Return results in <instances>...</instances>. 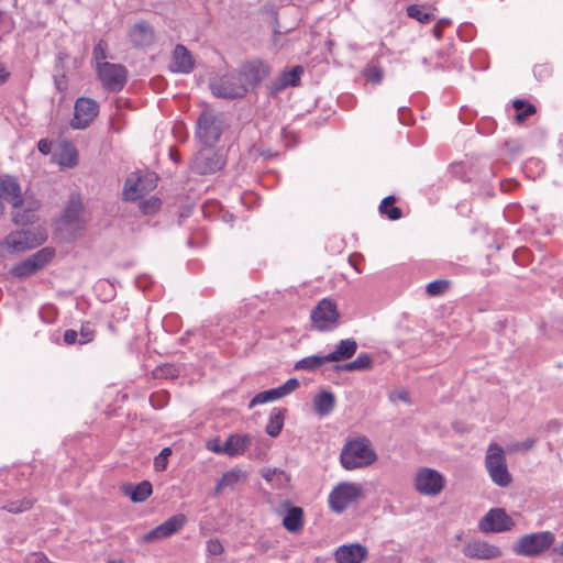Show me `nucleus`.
I'll use <instances>...</instances> for the list:
<instances>
[{"label": "nucleus", "mask_w": 563, "mask_h": 563, "mask_svg": "<svg viewBox=\"0 0 563 563\" xmlns=\"http://www.w3.org/2000/svg\"><path fill=\"white\" fill-rule=\"evenodd\" d=\"M82 211V203L76 196H71L64 210L63 219L67 224H76Z\"/></svg>", "instance_id": "f704fd0d"}, {"label": "nucleus", "mask_w": 563, "mask_h": 563, "mask_svg": "<svg viewBox=\"0 0 563 563\" xmlns=\"http://www.w3.org/2000/svg\"><path fill=\"white\" fill-rule=\"evenodd\" d=\"M357 350V343L354 339L341 340L334 351L325 355L330 362H340L351 358Z\"/></svg>", "instance_id": "bb28decb"}, {"label": "nucleus", "mask_w": 563, "mask_h": 563, "mask_svg": "<svg viewBox=\"0 0 563 563\" xmlns=\"http://www.w3.org/2000/svg\"><path fill=\"white\" fill-rule=\"evenodd\" d=\"M413 485L423 496H438L444 489L445 478L437 470L421 467L416 473Z\"/></svg>", "instance_id": "6e6552de"}, {"label": "nucleus", "mask_w": 563, "mask_h": 563, "mask_svg": "<svg viewBox=\"0 0 563 563\" xmlns=\"http://www.w3.org/2000/svg\"><path fill=\"white\" fill-rule=\"evenodd\" d=\"M251 443L252 437L250 434H230L224 442L225 455L231 457L242 455Z\"/></svg>", "instance_id": "a878e982"}, {"label": "nucleus", "mask_w": 563, "mask_h": 563, "mask_svg": "<svg viewBox=\"0 0 563 563\" xmlns=\"http://www.w3.org/2000/svg\"><path fill=\"white\" fill-rule=\"evenodd\" d=\"M169 68L174 73L183 74H188L194 69L192 56L184 45H176Z\"/></svg>", "instance_id": "393cba45"}, {"label": "nucleus", "mask_w": 563, "mask_h": 563, "mask_svg": "<svg viewBox=\"0 0 563 563\" xmlns=\"http://www.w3.org/2000/svg\"><path fill=\"white\" fill-rule=\"evenodd\" d=\"M11 208L12 222L16 225H27L36 222L41 202L33 195H29L20 200L16 207Z\"/></svg>", "instance_id": "dca6fc26"}, {"label": "nucleus", "mask_w": 563, "mask_h": 563, "mask_svg": "<svg viewBox=\"0 0 563 563\" xmlns=\"http://www.w3.org/2000/svg\"><path fill=\"white\" fill-rule=\"evenodd\" d=\"M37 150L43 155H48L52 151V142L47 139H41L37 143Z\"/></svg>", "instance_id": "6e6d98bb"}, {"label": "nucleus", "mask_w": 563, "mask_h": 563, "mask_svg": "<svg viewBox=\"0 0 563 563\" xmlns=\"http://www.w3.org/2000/svg\"><path fill=\"white\" fill-rule=\"evenodd\" d=\"M47 235L41 230H19L9 233L0 243V251L7 249L12 253H21L43 244Z\"/></svg>", "instance_id": "20e7f679"}, {"label": "nucleus", "mask_w": 563, "mask_h": 563, "mask_svg": "<svg viewBox=\"0 0 563 563\" xmlns=\"http://www.w3.org/2000/svg\"><path fill=\"white\" fill-rule=\"evenodd\" d=\"M373 366V360L369 354L367 353H361L357 355V357L349 363H344L341 365H335V371H343V372H355V371H366L372 368Z\"/></svg>", "instance_id": "473e14b6"}, {"label": "nucleus", "mask_w": 563, "mask_h": 563, "mask_svg": "<svg viewBox=\"0 0 563 563\" xmlns=\"http://www.w3.org/2000/svg\"><path fill=\"white\" fill-rule=\"evenodd\" d=\"M514 526V520L503 508L490 509L478 523L479 530L484 533L509 531Z\"/></svg>", "instance_id": "a211bd4d"}, {"label": "nucleus", "mask_w": 563, "mask_h": 563, "mask_svg": "<svg viewBox=\"0 0 563 563\" xmlns=\"http://www.w3.org/2000/svg\"><path fill=\"white\" fill-rule=\"evenodd\" d=\"M172 455L170 448H164L161 453L154 459V468L157 472L166 470L168 464V457Z\"/></svg>", "instance_id": "c03bdc74"}, {"label": "nucleus", "mask_w": 563, "mask_h": 563, "mask_svg": "<svg viewBox=\"0 0 563 563\" xmlns=\"http://www.w3.org/2000/svg\"><path fill=\"white\" fill-rule=\"evenodd\" d=\"M553 553H556V554H560L563 556V542L560 543L559 545L554 547L552 549Z\"/></svg>", "instance_id": "680f3d73"}, {"label": "nucleus", "mask_w": 563, "mask_h": 563, "mask_svg": "<svg viewBox=\"0 0 563 563\" xmlns=\"http://www.w3.org/2000/svg\"><path fill=\"white\" fill-rule=\"evenodd\" d=\"M78 332L73 329H68L64 332V342L68 345L78 343Z\"/></svg>", "instance_id": "864d4df0"}, {"label": "nucleus", "mask_w": 563, "mask_h": 563, "mask_svg": "<svg viewBox=\"0 0 563 563\" xmlns=\"http://www.w3.org/2000/svg\"><path fill=\"white\" fill-rule=\"evenodd\" d=\"M555 542L551 531H540L520 537L512 547V551L520 556L534 558L548 551Z\"/></svg>", "instance_id": "f03ea898"}, {"label": "nucleus", "mask_w": 563, "mask_h": 563, "mask_svg": "<svg viewBox=\"0 0 563 563\" xmlns=\"http://www.w3.org/2000/svg\"><path fill=\"white\" fill-rule=\"evenodd\" d=\"M261 475L277 489L287 487L290 481L287 473L279 468H263L261 470Z\"/></svg>", "instance_id": "2f4dec72"}, {"label": "nucleus", "mask_w": 563, "mask_h": 563, "mask_svg": "<svg viewBox=\"0 0 563 563\" xmlns=\"http://www.w3.org/2000/svg\"><path fill=\"white\" fill-rule=\"evenodd\" d=\"M207 449L213 453L225 454L224 443H221L218 438L209 440L207 442Z\"/></svg>", "instance_id": "8fccbe9b"}, {"label": "nucleus", "mask_w": 563, "mask_h": 563, "mask_svg": "<svg viewBox=\"0 0 563 563\" xmlns=\"http://www.w3.org/2000/svg\"><path fill=\"white\" fill-rule=\"evenodd\" d=\"M485 467L497 486L508 487L511 484L512 476L508 471L505 453L500 445L489 444L485 456Z\"/></svg>", "instance_id": "7ed1b4c3"}, {"label": "nucleus", "mask_w": 563, "mask_h": 563, "mask_svg": "<svg viewBox=\"0 0 563 563\" xmlns=\"http://www.w3.org/2000/svg\"><path fill=\"white\" fill-rule=\"evenodd\" d=\"M213 146L200 150L192 161L191 169L199 175L213 174L225 166V158Z\"/></svg>", "instance_id": "f8f14e48"}, {"label": "nucleus", "mask_w": 563, "mask_h": 563, "mask_svg": "<svg viewBox=\"0 0 563 563\" xmlns=\"http://www.w3.org/2000/svg\"><path fill=\"white\" fill-rule=\"evenodd\" d=\"M286 88L287 86H284V80H282L280 76L274 81H272V84L269 85V90L272 95H277Z\"/></svg>", "instance_id": "5fc2aeb1"}, {"label": "nucleus", "mask_w": 563, "mask_h": 563, "mask_svg": "<svg viewBox=\"0 0 563 563\" xmlns=\"http://www.w3.org/2000/svg\"><path fill=\"white\" fill-rule=\"evenodd\" d=\"M327 362H330V361L328 358H325V355H323V356L311 355V356H307V357L298 361L295 364V369L314 371V369L321 367Z\"/></svg>", "instance_id": "58836bf2"}, {"label": "nucleus", "mask_w": 563, "mask_h": 563, "mask_svg": "<svg viewBox=\"0 0 563 563\" xmlns=\"http://www.w3.org/2000/svg\"><path fill=\"white\" fill-rule=\"evenodd\" d=\"M536 443L534 439H527L523 442L516 445L517 449L530 450Z\"/></svg>", "instance_id": "13d9d810"}, {"label": "nucleus", "mask_w": 563, "mask_h": 563, "mask_svg": "<svg viewBox=\"0 0 563 563\" xmlns=\"http://www.w3.org/2000/svg\"><path fill=\"white\" fill-rule=\"evenodd\" d=\"M187 523V517L184 514H177L162 522L156 528L145 533L141 541L152 543L177 533Z\"/></svg>", "instance_id": "2eb2a0df"}, {"label": "nucleus", "mask_w": 563, "mask_h": 563, "mask_svg": "<svg viewBox=\"0 0 563 563\" xmlns=\"http://www.w3.org/2000/svg\"><path fill=\"white\" fill-rule=\"evenodd\" d=\"M310 319L312 327L321 332L332 331L339 325L340 312L335 301L324 298L312 309Z\"/></svg>", "instance_id": "39448f33"}, {"label": "nucleus", "mask_w": 563, "mask_h": 563, "mask_svg": "<svg viewBox=\"0 0 563 563\" xmlns=\"http://www.w3.org/2000/svg\"><path fill=\"white\" fill-rule=\"evenodd\" d=\"M107 563H124L122 560H110Z\"/></svg>", "instance_id": "e2e57ef3"}, {"label": "nucleus", "mask_w": 563, "mask_h": 563, "mask_svg": "<svg viewBox=\"0 0 563 563\" xmlns=\"http://www.w3.org/2000/svg\"><path fill=\"white\" fill-rule=\"evenodd\" d=\"M514 108L516 109L517 113L515 115V120L517 123H522L525 120L534 114L537 109L533 104L530 102L522 100V99H516L512 102Z\"/></svg>", "instance_id": "e433bc0d"}, {"label": "nucleus", "mask_w": 563, "mask_h": 563, "mask_svg": "<svg viewBox=\"0 0 563 563\" xmlns=\"http://www.w3.org/2000/svg\"><path fill=\"white\" fill-rule=\"evenodd\" d=\"M451 21L446 18L440 19L432 29V34L437 40L442 38L443 29L449 25Z\"/></svg>", "instance_id": "3c124183"}, {"label": "nucleus", "mask_w": 563, "mask_h": 563, "mask_svg": "<svg viewBox=\"0 0 563 563\" xmlns=\"http://www.w3.org/2000/svg\"><path fill=\"white\" fill-rule=\"evenodd\" d=\"M390 400L391 401H395L396 399L398 400H401L404 402H409V396L407 394V391L402 390V391H398V393H394L389 396Z\"/></svg>", "instance_id": "4d7b16f0"}, {"label": "nucleus", "mask_w": 563, "mask_h": 563, "mask_svg": "<svg viewBox=\"0 0 563 563\" xmlns=\"http://www.w3.org/2000/svg\"><path fill=\"white\" fill-rule=\"evenodd\" d=\"M157 376L174 378L178 376V369L173 365H165L158 369Z\"/></svg>", "instance_id": "603ef678"}, {"label": "nucleus", "mask_w": 563, "mask_h": 563, "mask_svg": "<svg viewBox=\"0 0 563 563\" xmlns=\"http://www.w3.org/2000/svg\"><path fill=\"white\" fill-rule=\"evenodd\" d=\"M361 496L362 487L358 484L343 482L336 485L330 493L329 506L336 514H341Z\"/></svg>", "instance_id": "0eeeda50"}, {"label": "nucleus", "mask_w": 563, "mask_h": 563, "mask_svg": "<svg viewBox=\"0 0 563 563\" xmlns=\"http://www.w3.org/2000/svg\"><path fill=\"white\" fill-rule=\"evenodd\" d=\"M376 460L377 454L364 435L349 440L340 454V462L347 471L369 466Z\"/></svg>", "instance_id": "f257e3e1"}, {"label": "nucleus", "mask_w": 563, "mask_h": 563, "mask_svg": "<svg viewBox=\"0 0 563 563\" xmlns=\"http://www.w3.org/2000/svg\"><path fill=\"white\" fill-rule=\"evenodd\" d=\"M285 409L274 408L271 411L268 422L265 427V431L268 435L276 438L283 430L285 421Z\"/></svg>", "instance_id": "72a5a7b5"}, {"label": "nucleus", "mask_w": 563, "mask_h": 563, "mask_svg": "<svg viewBox=\"0 0 563 563\" xmlns=\"http://www.w3.org/2000/svg\"><path fill=\"white\" fill-rule=\"evenodd\" d=\"M141 210L145 214L154 213L161 208V200L157 198H151L141 202Z\"/></svg>", "instance_id": "de8ad7c7"}, {"label": "nucleus", "mask_w": 563, "mask_h": 563, "mask_svg": "<svg viewBox=\"0 0 563 563\" xmlns=\"http://www.w3.org/2000/svg\"><path fill=\"white\" fill-rule=\"evenodd\" d=\"M246 478L247 475L242 470H231L222 475V477L220 478L216 486V492L220 493L221 490L227 488L234 489L240 484L245 483Z\"/></svg>", "instance_id": "7c9ffc66"}, {"label": "nucleus", "mask_w": 563, "mask_h": 563, "mask_svg": "<svg viewBox=\"0 0 563 563\" xmlns=\"http://www.w3.org/2000/svg\"><path fill=\"white\" fill-rule=\"evenodd\" d=\"M367 556V549L358 543L341 545L335 551L336 563H362Z\"/></svg>", "instance_id": "b1692460"}, {"label": "nucleus", "mask_w": 563, "mask_h": 563, "mask_svg": "<svg viewBox=\"0 0 563 563\" xmlns=\"http://www.w3.org/2000/svg\"><path fill=\"white\" fill-rule=\"evenodd\" d=\"M98 75L103 86L111 91H119L126 82V69L119 64L102 62L98 65Z\"/></svg>", "instance_id": "4468645a"}, {"label": "nucleus", "mask_w": 563, "mask_h": 563, "mask_svg": "<svg viewBox=\"0 0 563 563\" xmlns=\"http://www.w3.org/2000/svg\"><path fill=\"white\" fill-rule=\"evenodd\" d=\"M99 113L98 103L91 98L80 97L74 107V118L70 125L73 129L82 130L90 125Z\"/></svg>", "instance_id": "ddd939ff"}, {"label": "nucleus", "mask_w": 563, "mask_h": 563, "mask_svg": "<svg viewBox=\"0 0 563 563\" xmlns=\"http://www.w3.org/2000/svg\"><path fill=\"white\" fill-rule=\"evenodd\" d=\"M463 554L470 559L493 560L501 556L498 547L482 540L468 541L463 545Z\"/></svg>", "instance_id": "412c9836"}, {"label": "nucleus", "mask_w": 563, "mask_h": 563, "mask_svg": "<svg viewBox=\"0 0 563 563\" xmlns=\"http://www.w3.org/2000/svg\"><path fill=\"white\" fill-rule=\"evenodd\" d=\"M95 327L90 321L82 322L78 333V343L81 345L90 343L95 339Z\"/></svg>", "instance_id": "79ce46f5"}, {"label": "nucleus", "mask_w": 563, "mask_h": 563, "mask_svg": "<svg viewBox=\"0 0 563 563\" xmlns=\"http://www.w3.org/2000/svg\"><path fill=\"white\" fill-rule=\"evenodd\" d=\"M129 38L133 46L146 47L154 43L155 31L147 21H139L130 29Z\"/></svg>", "instance_id": "5701e85b"}, {"label": "nucleus", "mask_w": 563, "mask_h": 563, "mask_svg": "<svg viewBox=\"0 0 563 563\" xmlns=\"http://www.w3.org/2000/svg\"><path fill=\"white\" fill-rule=\"evenodd\" d=\"M210 89L216 97L224 99L243 98L247 93L240 73L238 75H224L214 79L210 84Z\"/></svg>", "instance_id": "9d476101"}, {"label": "nucleus", "mask_w": 563, "mask_h": 563, "mask_svg": "<svg viewBox=\"0 0 563 563\" xmlns=\"http://www.w3.org/2000/svg\"><path fill=\"white\" fill-rule=\"evenodd\" d=\"M122 492L124 495L129 496L133 503H143L151 496L153 489L148 481H143L137 485H123Z\"/></svg>", "instance_id": "cd10ccee"}, {"label": "nucleus", "mask_w": 563, "mask_h": 563, "mask_svg": "<svg viewBox=\"0 0 563 563\" xmlns=\"http://www.w3.org/2000/svg\"><path fill=\"white\" fill-rule=\"evenodd\" d=\"M335 407V396L332 391L322 390L313 399L314 412L320 417L330 415Z\"/></svg>", "instance_id": "c85d7f7f"}, {"label": "nucleus", "mask_w": 563, "mask_h": 563, "mask_svg": "<svg viewBox=\"0 0 563 563\" xmlns=\"http://www.w3.org/2000/svg\"><path fill=\"white\" fill-rule=\"evenodd\" d=\"M303 71L301 66H295L292 69L288 71H284L280 74L282 80H284V86L287 87H296L300 82V76Z\"/></svg>", "instance_id": "a19ab883"}, {"label": "nucleus", "mask_w": 563, "mask_h": 563, "mask_svg": "<svg viewBox=\"0 0 563 563\" xmlns=\"http://www.w3.org/2000/svg\"><path fill=\"white\" fill-rule=\"evenodd\" d=\"M107 48H108V45H107L106 41H103V40H100L97 43V45L93 47L92 55H93V59L97 62L98 65L101 64V62L107 58Z\"/></svg>", "instance_id": "a18cd8bd"}, {"label": "nucleus", "mask_w": 563, "mask_h": 563, "mask_svg": "<svg viewBox=\"0 0 563 563\" xmlns=\"http://www.w3.org/2000/svg\"><path fill=\"white\" fill-rule=\"evenodd\" d=\"M242 81L249 91L255 88L271 74V66L263 59L252 58L243 62L239 67Z\"/></svg>", "instance_id": "9b49d317"}, {"label": "nucleus", "mask_w": 563, "mask_h": 563, "mask_svg": "<svg viewBox=\"0 0 563 563\" xmlns=\"http://www.w3.org/2000/svg\"><path fill=\"white\" fill-rule=\"evenodd\" d=\"M10 73L3 64H0V84H4L9 79Z\"/></svg>", "instance_id": "bf43d9fd"}, {"label": "nucleus", "mask_w": 563, "mask_h": 563, "mask_svg": "<svg viewBox=\"0 0 563 563\" xmlns=\"http://www.w3.org/2000/svg\"><path fill=\"white\" fill-rule=\"evenodd\" d=\"M157 178L153 174L144 177L133 176L126 178L123 188V198L126 201H135L156 187Z\"/></svg>", "instance_id": "f3484780"}, {"label": "nucleus", "mask_w": 563, "mask_h": 563, "mask_svg": "<svg viewBox=\"0 0 563 563\" xmlns=\"http://www.w3.org/2000/svg\"><path fill=\"white\" fill-rule=\"evenodd\" d=\"M437 8L431 4H410L407 7V15L421 24H428L434 20Z\"/></svg>", "instance_id": "c756f323"}, {"label": "nucleus", "mask_w": 563, "mask_h": 563, "mask_svg": "<svg viewBox=\"0 0 563 563\" xmlns=\"http://www.w3.org/2000/svg\"><path fill=\"white\" fill-rule=\"evenodd\" d=\"M34 505V500L31 498H23L19 500H12L5 505L2 506V509L12 512V514H19L26 511L32 508Z\"/></svg>", "instance_id": "ea45409f"}, {"label": "nucleus", "mask_w": 563, "mask_h": 563, "mask_svg": "<svg viewBox=\"0 0 563 563\" xmlns=\"http://www.w3.org/2000/svg\"><path fill=\"white\" fill-rule=\"evenodd\" d=\"M450 286L449 280L446 279H437L427 285V294L429 296L435 297L444 294Z\"/></svg>", "instance_id": "37998d69"}, {"label": "nucleus", "mask_w": 563, "mask_h": 563, "mask_svg": "<svg viewBox=\"0 0 563 563\" xmlns=\"http://www.w3.org/2000/svg\"><path fill=\"white\" fill-rule=\"evenodd\" d=\"M300 383L297 378H289L284 385L279 387L256 394L250 401L249 408L252 409L255 406L280 399L298 389Z\"/></svg>", "instance_id": "aec40b11"}, {"label": "nucleus", "mask_w": 563, "mask_h": 563, "mask_svg": "<svg viewBox=\"0 0 563 563\" xmlns=\"http://www.w3.org/2000/svg\"><path fill=\"white\" fill-rule=\"evenodd\" d=\"M365 77L374 84H379L383 80V69L377 66H369L365 69Z\"/></svg>", "instance_id": "49530a36"}, {"label": "nucleus", "mask_w": 563, "mask_h": 563, "mask_svg": "<svg viewBox=\"0 0 563 563\" xmlns=\"http://www.w3.org/2000/svg\"><path fill=\"white\" fill-rule=\"evenodd\" d=\"M224 123L219 114L203 111L197 122V136L206 146H214L221 137Z\"/></svg>", "instance_id": "423d86ee"}, {"label": "nucleus", "mask_w": 563, "mask_h": 563, "mask_svg": "<svg viewBox=\"0 0 563 563\" xmlns=\"http://www.w3.org/2000/svg\"><path fill=\"white\" fill-rule=\"evenodd\" d=\"M29 196L22 192V188L18 179L13 176H3L0 178V199L4 200L11 207H16V203Z\"/></svg>", "instance_id": "4be33fe9"}, {"label": "nucleus", "mask_w": 563, "mask_h": 563, "mask_svg": "<svg viewBox=\"0 0 563 563\" xmlns=\"http://www.w3.org/2000/svg\"><path fill=\"white\" fill-rule=\"evenodd\" d=\"M278 515H283V527L290 533L299 532L305 522L303 509L292 506L289 500L283 501L276 509Z\"/></svg>", "instance_id": "6ab92c4d"}, {"label": "nucleus", "mask_w": 563, "mask_h": 563, "mask_svg": "<svg viewBox=\"0 0 563 563\" xmlns=\"http://www.w3.org/2000/svg\"><path fill=\"white\" fill-rule=\"evenodd\" d=\"M57 163L62 167L73 168L78 164V152L73 145H66L58 155Z\"/></svg>", "instance_id": "4c0bfd02"}, {"label": "nucleus", "mask_w": 563, "mask_h": 563, "mask_svg": "<svg viewBox=\"0 0 563 563\" xmlns=\"http://www.w3.org/2000/svg\"><path fill=\"white\" fill-rule=\"evenodd\" d=\"M64 78H65V76H63L62 78H57V77L55 78V85H56V88H57L58 90H60V91H62V90H64V88H65V87L63 86Z\"/></svg>", "instance_id": "052dcab7"}, {"label": "nucleus", "mask_w": 563, "mask_h": 563, "mask_svg": "<svg viewBox=\"0 0 563 563\" xmlns=\"http://www.w3.org/2000/svg\"><path fill=\"white\" fill-rule=\"evenodd\" d=\"M55 250L52 247H43L36 253L32 254L26 260L14 265L10 273L18 278H25L35 274L37 271L45 267L54 257Z\"/></svg>", "instance_id": "1a4fd4ad"}, {"label": "nucleus", "mask_w": 563, "mask_h": 563, "mask_svg": "<svg viewBox=\"0 0 563 563\" xmlns=\"http://www.w3.org/2000/svg\"><path fill=\"white\" fill-rule=\"evenodd\" d=\"M206 549L210 555H221L224 551V548L219 539L208 540Z\"/></svg>", "instance_id": "09e8293b"}, {"label": "nucleus", "mask_w": 563, "mask_h": 563, "mask_svg": "<svg viewBox=\"0 0 563 563\" xmlns=\"http://www.w3.org/2000/svg\"><path fill=\"white\" fill-rule=\"evenodd\" d=\"M395 201V196L390 195L385 197L379 205V212L393 221L399 220L402 217L401 209L394 206Z\"/></svg>", "instance_id": "c9c22d12"}]
</instances>
